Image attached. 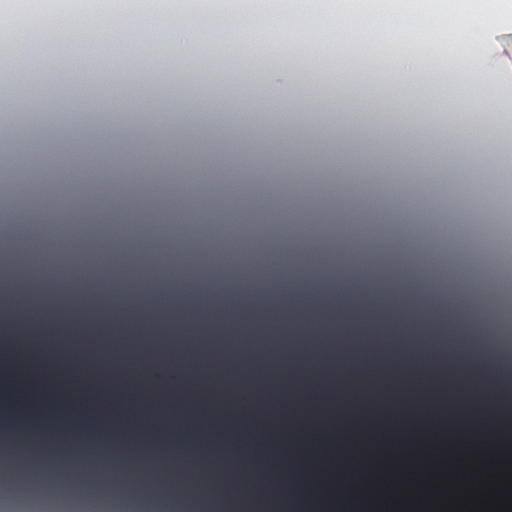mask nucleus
Listing matches in <instances>:
<instances>
[{
	"label": "nucleus",
	"instance_id": "obj_1",
	"mask_svg": "<svg viewBox=\"0 0 512 512\" xmlns=\"http://www.w3.org/2000/svg\"><path fill=\"white\" fill-rule=\"evenodd\" d=\"M1 371H2V374H3V373H4V368H3V367L1 368ZM3 389H4V385L2 384V390H3ZM3 403H4V402L2 401V404H3Z\"/></svg>",
	"mask_w": 512,
	"mask_h": 512
}]
</instances>
